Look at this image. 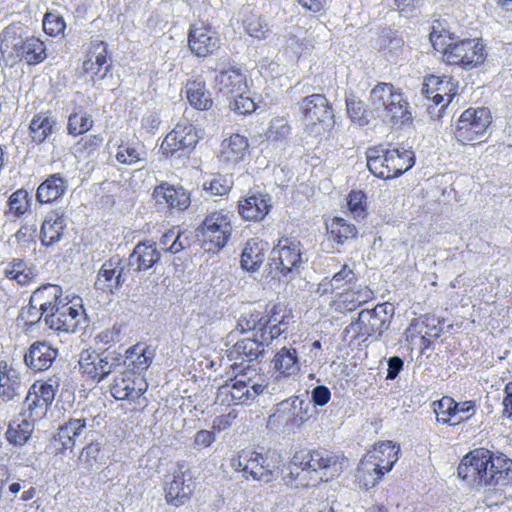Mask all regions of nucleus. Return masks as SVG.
Here are the masks:
<instances>
[{
  "label": "nucleus",
  "instance_id": "obj_7",
  "mask_svg": "<svg viewBox=\"0 0 512 512\" xmlns=\"http://www.w3.org/2000/svg\"><path fill=\"white\" fill-rule=\"evenodd\" d=\"M491 113L488 108H468L456 122L454 135L462 145L474 141L482 142L491 124Z\"/></svg>",
  "mask_w": 512,
  "mask_h": 512
},
{
  "label": "nucleus",
  "instance_id": "obj_34",
  "mask_svg": "<svg viewBox=\"0 0 512 512\" xmlns=\"http://www.w3.org/2000/svg\"><path fill=\"white\" fill-rule=\"evenodd\" d=\"M373 298V291L367 286H353L340 294L337 302V310L340 312H351L356 310L360 305L368 302Z\"/></svg>",
  "mask_w": 512,
  "mask_h": 512
},
{
  "label": "nucleus",
  "instance_id": "obj_30",
  "mask_svg": "<svg viewBox=\"0 0 512 512\" xmlns=\"http://www.w3.org/2000/svg\"><path fill=\"white\" fill-rule=\"evenodd\" d=\"M386 168L392 178H397L410 170L415 164V154L403 147L386 148Z\"/></svg>",
  "mask_w": 512,
  "mask_h": 512
},
{
  "label": "nucleus",
  "instance_id": "obj_43",
  "mask_svg": "<svg viewBox=\"0 0 512 512\" xmlns=\"http://www.w3.org/2000/svg\"><path fill=\"white\" fill-rule=\"evenodd\" d=\"M29 299L28 305L21 308L17 320L22 323L26 332H33L40 327L42 321L45 323V313Z\"/></svg>",
  "mask_w": 512,
  "mask_h": 512
},
{
  "label": "nucleus",
  "instance_id": "obj_28",
  "mask_svg": "<svg viewBox=\"0 0 512 512\" xmlns=\"http://www.w3.org/2000/svg\"><path fill=\"white\" fill-rule=\"evenodd\" d=\"M155 357V349L149 345L138 343L125 352V359L122 363L133 372L140 375L151 365Z\"/></svg>",
  "mask_w": 512,
  "mask_h": 512
},
{
  "label": "nucleus",
  "instance_id": "obj_35",
  "mask_svg": "<svg viewBox=\"0 0 512 512\" xmlns=\"http://www.w3.org/2000/svg\"><path fill=\"white\" fill-rule=\"evenodd\" d=\"M396 93H400L398 89L391 83L379 82L370 92L369 103L378 117H383L388 109V105L394 100Z\"/></svg>",
  "mask_w": 512,
  "mask_h": 512
},
{
  "label": "nucleus",
  "instance_id": "obj_45",
  "mask_svg": "<svg viewBox=\"0 0 512 512\" xmlns=\"http://www.w3.org/2000/svg\"><path fill=\"white\" fill-rule=\"evenodd\" d=\"M387 107L388 109L384 113L383 119H389L393 124H404L411 120L408 103L401 92L396 93L394 100Z\"/></svg>",
  "mask_w": 512,
  "mask_h": 512
},
{
  "label": "nucleus",
  "instance_id": "obj_54",
  "mask_svg": "<svg viewBox=\"0 0 512 512\" xmlns=\"http://www.w3.org/2000/svg\"><path fill=\"white\" fill-rule=\"evenodd\" d=\"M122 365V355L116 351L104 350L103 362L98 368L96 382L99 383Z\"/></svg>",
  "mask_w": 512,
  "mask_h": 512
},
{
  "label": "nucleus",
  "instance_id": "obj_14",
  "mask_svg": "<svg viewBox=\"0 0 512 512\" xmlns=\"http://www.w3.org/2000/svg\"><path fill=\"white\" fill-rule=\"evenodd\" d=\"M188 44L191 52L197 57H206L214 53L220 46L217 33L209 26L192 25L189 30Z\"/></svg>",
  "mask_w": 512,
  "mask_h": 512
},
{
  "label": "nucleus",
  "instance_id": "obj_13",
  "mask_svg": "<svg viewBox=\"0 0 512 512\" xmlns=\"http://www.w3.org/2000/svg\"><path fill=\"white\" fill-rule=\"evenodd\" d=\"M246 469L253 480L269 483L278 475L282 457L276 450L250 451Z\"/></svg>",
  "mask_w": 512,
  "mask_h": 512
},
{
  "label": "nucleus",
  "instance_id": "obj_27",
  "mask_svg": "<svg viewBox=\"0 0 512 512\" xmlns=\"http://www.w3.org/2000/svg\"><path fill=\"white\" fill-rule=\"evenodd\" d=\"M269 249L267 242L258 238H251L246 243L241 253L240 264L243 270L256 272L259 270Z\"/></svg>",
  "mask_w": 512,
  "mask_h": 512
},
{
  "label": "nucleus",
  "instance_id": "obj_25",
  "mask_svg": "<svg viewBox=\"0 0 512 512\" xmlns=\"http://www.w3.org/2000/svg\"><path fill=\"white\" fill-rule=\"evenodd\" d=\"M271 363L273 370L282 377L295 378L300 372V358L296 348L292 346L279 349Z\"/></svg>",
  "mask_w": 512,
  "mask_h": 512
},
{
  "label": "nucleus",
  "instance_id": "obj_50",
  "mask_svg": "<svg viewBox=\"0 0 512 512\" xmlns=\"http://www.w3.org/2000/svg\"><path fill=\"white\" fill-rule=\"evenodd\" d=\"M104 351L97 353L94 350L86 349L80 353L79 367L80 371L92 380H96L98 368L103 362Z\"/></svg>",
  "mask_w": 512,
  "mask_h": 512
},
{
  "label": "nucleus",
  "instance_id": "obj_10",
  "mask_svg": "<svg viewBox=\"0 0 512 512\" xmlns=\"http://www.w3.org/2000/svg\"><path fill=\"white\" fill-rule=\"evenodd\" d=\"M129 267L126 259L114 255L106 260L97 272L94 287L107 294H115L127 280Z\"/></svg>",
  "mask_w": 512,
  "mask_h": 512
},
{
  "label": "nucleus",
  "instance_id": "obj_17",
  "mask_svg": "<svg viewBox=\"0 0 512 512\" xmlns=\"http://www.w3.org/2000/svg\"><path fill=\"white\" fill-rule=\"evenodd\" d=\"M161 252L157 249L156 243L152 241H141L136 244L130 253L126 263L129 269L141 272L147 271L159 262Z\"/></svg>",
  "mask_w": 512,
  "mask_h": 512
},
{
  "label": "nucleus",
  "instance_id": "obj_6",
  "mask_svg": "<svg viewBox=\"0 0 512 512\" xmlns=\"http://www.w3.org/2000/svg\"><path fill=\"white\" fill-rule=\"evenodd\" d=\"M270 266L280 275L293 278L294 273H299L308 258L303 250L301 242L295 238H282L271 251Z\"/></svg>",
  "mask_w": 512,
  "mask_h": 512
},
{
  "label": "nucleus",
  "instance_id": "obj_23",
  "mask_svg": "<svg viewBox=\"0 0 512 512\" xmlns=\"http://www.w3.org/2000/svg\"><path fill=\"white\" fill-rule=\"evenodd\" d=\"M264 355L263 347L257 339L245 337L238 340L229 350L228 358L234 361V365H248Z\"/></svg>",
  "mask_w": 512,
  "mask_h": 512
},
{
  "label": "nucleus",
  "instance_id": "obj_31",
  "mask_svg": "<svg viewBox=\"0 0 512 512\" xmlns=\"http://www.w3.org/2000/svg\"><path fill=\"white\" fill-rule=\"evenodd\" d=\"M248 139L240 134H232L223 140L219 159L227 166H236L248 152Z\"/></svg>",
  "mask_w": 512,
  "mask_h": 512
},
{
  "label": "nucleus",
  "instance_id": "obj_40",
  "mask_svg": "<svg viewBox=\"0 0 512 512\" xmlns=\"http://www.w3.org/2000/svg\"><path fill=\"white\" fill-rule=\"evenodd\" d=\"M3 273L6 278L15 280L22 286L30 283L36 277L34 267L21 258H14L10 261Z\"/></svg>",
  "mask_w": 512,
  "mask_h": 512
},
{
  "label": "nucleus",
  "instance_id": "obj_57",
  "mask_svg": "<svg viewBox=\"0 0 512 512\" xmlns=\"http://www.w3.org/2000/svg\"><path fill=\"white\" fill-rule=\"evenodd\" d=\"M66 23L61 15L47 12L43 18V29L50 36H58L64 32Z\"/></svg>",
  "mask_w": 512,
  "mask_h": 512
},
{
  "label": "nucleus",
  "instance_id": "obj_3",
  "mask_svg": "<svg viewBox=\"0 0 512 512\" xmlns=\"http://www.w3.org/2000/svg\"><path fill=\"white\" fill-rule=\"evenodd\" d=\"M393 314L394 307L390 303L378 304L373 309H364L358 313L357 319L345 328V332L353 331L356 337L363 340L379 341L389 329Z\"/></svg>",
  "mask_w": 512,
  "mask_h": 512
},
{
  "label": "nucleus",
  "instance_id": "obj_48",
  "mask_svg": "<svg viewBox=\"0 0 512 512\" xmlns=\"http://www.w3.org/2000/svg\"><path fill=\"white\" fill-rule=\"evenodd\" d=\"M93 127V119L91 115L79 108L71 113L67 122V134L71 136H78L88 132Z\"/></svg>",
  "mask_w": 512,
  "mask_h": 512
},
{
  "label": "nucleus",
  "instance_id": "obj_2",
  "mask_svg": "<svg viewBox=\"0 0 512 512\" xmlns=\"http://www.w3.org/2000/svg\"><path fill=\"white\" fill-rule=\"evenodd\" d=\"M0 51L12 63L25 60L29 65L43 62L46 55L44 42L36 37L23 38L15 27H6L1 34Z\"/></svg>",
  "mask_w": 512,
  "mask_h": 512
},
{
  "label": "nucleus",
  "instance_id": "obj_38",
  "mask_svg": "<svg viewBox=\"0 0 512 512\" xmlns=\"http://www.w3.org/2000/svg\"><path fill=\"white\" fill-rule=\"evenodd\" d=\"M34 428V421L21 417V419H15L9 423L5 436L10 444L23 446L31 438Z\"/></svg>",
  "mask_w": 512,
  "mask_h": 512
},
{
  "label": "nucleus",
  "instance_id": "obj_42",
  "mask_svg": "<svg viewBox=\"0 0 512 512\" xmlns=\"http://www.w3.org/2000/svg\"><path fill=\"white\" fill-rule=\"evenodd\" d=\"M367 167L378 178L391 179V174L386 168V154L383 145L368 148L366 151Z\"/></svg>",
  "mask_w": 512,
  "mask_h": 512
},
{
  "label": "nucleus",
  "instance_id": "obj_33",
  "mask_svg": "<svg viewBox=\"0 0 512 512\" xmlns=\"http://www.w3.org/2000/svg\"><path fill=\"white\" fill-rule=\"evenodd\" d=\"M106 464V455L102 451V444L93 441L85 446L79 457L78 467L85 473L96 472Z\"/></svg>",
  "mask_w": 512,
  "mask_h": 512
},
{
  "label": "nucleus",
  "instance_id": "obj_46",
  "mask_svg": "<svg viewBox=\"0 0 512 512\" xmlns=\"http://www.w3.org/2000/svg\"><path fill=\"white\" fill-rule=\"evenodd\" d=\"M338 461L339 457L327 450H313L308 452L305 468L307 471L316 472L334 467Z\"/></svg>",
  "mask_w": 512,
  "mask_h": 512
},
{
  "label": "nucleus",
  "instance_id": "obj_53",
  "mask_svg": "<svg viewBox=\"0 0 512 512\" xmlns=\"http://www.w3.org/2000/svg\"><path fill=\"white\" fill-rule=\"evenodd\" d=\"M347 114L352 122L365 126L369 120L364 103L353 93L346 96Z\"/></svg>",
  "mask_w": 512,
  "mask_h": 512
},
{
  "label": "nucleus",
  "instance_id": "obj_61",
  "mask_svg": "<svg viewBox=\"0 0 512 512\" xmlns=\"http://www.w3.org/2000/svg\"><path fill=\"white\" fill-rule=\"evenodd\" d=\"M246 32L254 38L266 39L270 33L268 25L260 18H251L245 22Z\"/></svg>",
  "mask_w": 512,
  "mask_h": 512
},
{
  "label": "nucleus",
  "instance_id": "obj_29",
  "mask_svg": "<svg viewBox=\"0 0 512 512\" xmlns=\"http://www.w3.org/2000/svg\"><path fill=\"white\" fill-rule=\"evenodd\" d=\"M271 198L266 194L251 195L238 204V212L248 221L262 220L270 211Z\"/></svg>",
  "mask_w": 512,
  "mask_h": 512
},
{
  "label": "nucleus",
  "instance_id": "obj_44",
  "mask_svg": "<svg viewBox=\"0 0 512 512\" xmlns=\"http://www.w3.org/2000/svg\"><path fill=\"white\" fill-rule=\"evenodd\" d=\"M432 405L438 423L455 426L457 408L456 401L453 398L444 396L440 400L434 401Z\"/></svg>",
  "mask_w": 512,
  "mask_h": 512
},
{
  "label": "nucleus",
  "instance_id": "obj_41",
  "mask_svg": "<svg viewBox=\"0 0 512 512\" xmlns=\"http://www.w3.org/2000/svg\"><path fill=\"white\" fill-rule=\"evenodd\" d=\"M99 47H102L100 52L96 55L90 52L89 57L83 62V70L92 78L102 80L109 73L111 66L107 63L106 47L103 43L97 44V48Z\"/></svg>",
  "mask_w": 512,
  "mask_h": 512
},
{
  "label": "nucleus",
  "instance_id": "obj_55",
  "mask_svg": "<svg viewBox=\"0 0 512 512\" xmlns=\"http://www.w3.org/2000/svg\"><path fill=\"white\" fill-rule=\"evenodd\" d=\"M36 232L37 227L35 224L29 225L24 224L20 227L17 233L14 235L18 244V247L22 253H26L30 250H35L36 246Z\"/></svg>",
  "mask_w": 512,
  "mask_h": 512
},
{
  "label": "nucleus",
  "instance_id": "obj_1",
  "mask_svg": "<svg viewBox=\"0 0 512 512\" xmlns=\"http://www.w3.org/2000/svg\"><path fill=\"white\" fill-rule=\"evenodd\" d=\"M458 477L483 494L488 506L502 504L505 488L512 484V460L495 455L486 448L475 449L464 456L457 468Z\"/></svg>",
  "mask_w": 512,
  "mask_h": 512
},
{
  "label": "nucleus",
  "instance_id": "obj_37",
  "mask_svg": "<svg viewBox=\"0 0 512 512\" xmlns=\"http://www.w3.org/2000/svg\"><path fill=\"white\" fill-rule=\"evenodd\" d=\"M357 234L358 230L355 225L341 217H334L327 224L328 241H333L338 245H344L349 240L354 239Z\"/></svg>",
  "mask_w": 512,
  "mask_h": 512
},
{
  "label": "nucleus",
  "instance_id": "obj_9",
  "mask_svg": "<svg viewBox=\"0 0 512 512\" xmlns=\"http://www.w3.org/2000/svg\"><path fill=\"white\" fill-rule=\"evenodd\" d=\"M200 231L206 251L223 248L232 233L229 213L223 210L211 212L203 220Z\"/></svg>",
  "mask_w": 512,
  "mask_h": 512
},
{
  "label": "nucleus",
  "instance_id": "obj_56",
  "mask_svg": "<svg viewBox=\"0 0 512 512\" xmlns=\"http://www.w3.org/2000/svg\"><path fill=\"white\" fill-rule=\"evenodd\" d=\"M394 448L395 447L392 446L390 442H383L379 445V452L384 454L386 451H388V460L384 464L383 460L379 458L381 463L375 464L374 470L377 473L378 478H381L385 473L389 472L397 461V451H394Z\"/></svg>",
  "mask_w": 512,
  "mask_h": 512
},
{
  "label": "nucleus",
  "instance_id": "obj_47",
  "mask_svg": "<svg viewBox=\"0 0 512 512\" xmlns=\"http://www.w3.org/2000/svg\"><path fill=\"white\" fill-rule=\"evenodd\" d=\"M48 408L49 407L45 406L43 401H41L38 396L32 393L31 389H29L22 403V409L19 413V417H26L36 422L46 415Z\"/></svg>",
  "mask_w": 512,
  "mask_h": 512
},
{
  "label": "nucleus",
  "instance_id": "obj_12",
  "mask_svg": "<svg viewBox=\"0 0 512 512\" xmlns=\"http://www.w3.org/2000/svg\"><path fill=\"white\" fill-rule=\"evenodd\" d=\"M177 469L168 477L165 498L168 504L179 507L185 504L194 490V482L189 466L185 461L177 462Z\"/></svg>",
  "mask_w": 512,
  "mask_h": 512
},
{
  "label": "nucleus",
  "instance_id": "obj_64",
  "mask_svg": "<svg viewBox=\"0 0 512 512\" xmlns=\"http://www.w3.org/2000/svg\"><path fill=\"white\" fill-rule=\"evenodd\" d=\"M381 45L390 53L397 54L404 46V39L396 32L389 31L381 36Z\"/></svg>",
  "mask_w": 512,
  "mask_h": 512
},
{
  "label": "nucleus",
  "instance_id": "obj_16",
  "mask_svg": "<svg viewBox=\"0 0 512 512\" xmlns=\"http://www.w3.org/2000/svg\"><path fill=\"white\" fill-rule=\"evenodd\" d=\"M58 356V350L46 341H36L24 355V362L34 372L45 371L51 367Z\"/></svg>",
  "mask_w": 512,
  "mask_h": 512
},
{
  "label": "nucleus",
  "instance_id": "obj_49",
  "mask_svg": "<svg viewBox=\"0 0 512 512\" xmlns=\"http://www.w3.org/2000/svg\"><path fill=\"white\" fill-rule=\"evenodd\" d=\"M232 174H213L210 179L203 183V190L212 196H223L228 194L233 187Z\"/></svg>",
  "mask_w": 512,
  "mask_h": 512
},
{
  "label": "nucleus",
  "instance_id": "obj_36",
  "mask_svg": "<svg viewBox=\"0 0 512 512\" xmlns=\"http://www.w3.org/2000/svg\"><path fill=\"white\" fill-rule=\"evenodd\" d=\"M186 98L189 104L200 111L209 110L213 105L211 93L203 81H190L185 87Z\"/></svg>",
  "mask_w": 512,
  "mask_h": 512
},
{
  "label": "nucleus",
  "instance_id": "obj_21",
  "mask_svg": "<svg viewBox=\"0 0 512 512\" xmlns=\"http://www.w3.org/2000/svg\"><path fill=\"white\" fill-rule=\"evenodd\" d=\"M25 389L26 385L16 369L8 367L6 363L0 365V398L3 401L19 400Z\"/></svg>",
  "mask_w": 512,
  "mask_h": 512
},
{
  "label": "nucleus",
  "instance_id": "obj_4",
  "mask_svg": "<svg viewBox=\"0 0 512 512\" xmlns=\"http://www.w3.org/2000/svg\"><path fill=\"white\" fill-rule=\"evenodd\" d=\"M299 111L303 116L305 132L318 137L333 126L334 110L324 94L314 93L298 102Z\"/></svg>",
  "mask_w": 512,
  "mask_h": 512
},
{
  "label": "nucleus",
  "instance_id": "obj_51",
  "mask_svg": "<svg viewBox=\"0 0 512 512\" xmlns=\"http://www.w3.org/2000/svg\"><path fill=\"white\" fill-rule=\"evenodd\" d=\"M146 151L142 145H119L116 160L123 165H134L140 161H146Z\"/></svg>",
  "mask_w": 512,
  "mask_h": 512
},
{
  "label": "nucleus",
  "instance_id": "obj_60",
  "mask_svg": "<svg viewBox=\"0 0 512 512\" xmlns=\"http://www.w3.org/2000/svg\"><path fill=\"white\" fill-rule=\"evenodd\" d=\"M58 387L57 381H52V379L49 380V382H44L41 384L36 390L35 385H33L30 389L32 393L36 394L38 398L43 401L45 406H50L55 398L56 390Z\"/></svg>",
  "mask_w": 512,
  "mask_h": 512
},
{
  "label": "nucleus",
  "instance_id": "obj_8",
  "mask_svg": "<svg viewBox=\"0 0 512 512\" xmlns=\"http://www.w3.org/2000/svg\"><path fill=\"white\" fill-rule=\"evenodd\" d=\"M487 57L485 47L478 38L452 41L443 53L444 60L463 70H471L484 63Z\"/></svg>",
  "mask_w": 512,
  "mask_h": 512
},
{
  "label": "nucleus",
  "instance_id": "obj_32",
  "mask_svg": "<svg viewBox=\"0 0 512 512\" xmlns=\"http://www.w3.org/2000/svg\"><path fill=\"white\" fill-rule=\"evenodd\" d=\"M426 86L435 87L436 93L432 96V101L435 105L441 104L444 101V97H447V105L458 92V81L448 75H430L426 78Z\"/></svg>",
  "mask_w": 512,
  "mask_h": 512
},
{
  "label": "nucleus",
  "instance_id": "obj_58",
  "mask_svg": "<svg viewBox=\"0 0 512 512\" xmlns=\"http://www.w3.org/2000/svg\"><path fill=\"white\" fill-rule=\"evenodd\" d=\"M8 205L17 217L22 216L29 207V193L24 189H18L9 197Z\"/></svg>",
  "mask_w": 512,
  "mask_h": 512
},
{
  "label": "nucleus",
  "instance_id": "obj_22",
  "mask_svg": "<svg viewBox=\"0 0 512 512\" xmlns=\"http://www.w3.org/2000/svg\"><path fill=\"white\" fill-rule=\"evenodd\" d=\"M215 70H219V74L215 77V84L220 91L232 95L245 93L247 80L245 74L239 68L217 66Z\"/></svg>",
  "mask_w": 512,
  "mask_h": 512
},
{
  "label": "nucleus",
  "instance_id": "obj_39",
  "mask_svg": "<svg viewBox=\"0 0 512 512\" xmlns=\"http://www.w3.org/2000/svg\"><path fill=\"white\" fill-rule=\"evenodd\" d=\"M86 429V420L70 419L58 428V432L54 437L56 442H59L62 449H71L75 445L76 439L82 435Z\"/></svg>",
  "mask_w": 512,
  "mask_h": 512
},
{
  "label": "nucleus",
  "instance_id": "obj_19",
  "mask_svg": "<svg viewBox=\"0 0 512 512\" xmlns=\"http://www.w3.org/2000/svg\"><path fill=\"white\" fill-rule=\"evenodd\" d=\"M66 226L67 220L64 211L53 210L49 212L45 216L40 228L41 244L49 247L60 242Z\"/></svg>",
  "mask_w": 512,
  "mask_h": 512
},
{
  "label": "nucleus",
  "instance_id": "obj_20",
  "mask_svg": "<svg viewBox=\"0 0 512 512\" xmlns=\"http://www.w3.org/2000/svg\"><path fill=\"white\" fill-rule=\"evenodd\" d=\"M147 390V383L141 377L131 378L130 375L122 374L114 379L110 386L111 395L117 400H135L142 396Z\"/></svg>",
  "mask_w": 512,
  "mask_h": 512
},
{
  "label": "nucleus",
  "instance_id": "obj_11",
  "mask_svg": "<svg viewBox=\"0 0 512 512\" xmlns=\"http://www.w3.org/2000/svg\"><path fill=\"white\" fill-rule=\"evenodd\" d=\"M81 304L70 305L63 301L58 307L45 315V326L59 333H75L80 324L86 320Z\"/></svg>",
  "mask_w": 512,
  "mask_h": 512
},
{
  "label": "nucleus",
  "instance_id": "obj_15",
  "mask_svg": "<svg viewBox=\"0 0 512 512\" xmlns=\"http://www.w3.org/2000/svg\"><path fill=\"white\" fill-rule=\"evenodd\" d=\"M57 116L51 110L40 111L30 120L28 130L33 143L40 145L60 130Z\"/></svg>",
  "mask_w": 512,
  "mask_h": 512
},
{
  "label": "nucleus",
  "instance_id": "obj_26",
  "mask_svg": "<svg viewBox=\"0 0 512 512\" xmlns=\"http://www.w3.org/2000/svg\"><path fill=\"white\" fill-rule=\"evenodd\" d=\"M62 288L56 284H43L34 290L30 296L31 302L48 315L58 307L66 298H63Z\"/></svg>",
  "mask_w": 512,
  "mask_h": 512
},
{
  "label": "nucleus",
  "instance_id": "obj_62",
  "mask_svg": "<svg viewBox=\"0 0 512 512\" xmlns=\"http://www.w3.org/2000/svg\"><path fill=\"white\" fill-rule=\"evenodd\" d=\"M230 106L234 112L241 115L250 114L256 109L254 101L249 96H244V93L235 94Z\"/></svg>",
  "mask_w": 512,
  "mask_h": 512
},
{
  "label": "nucleus",
  "instance_id": "obj_18",
  "mask_svg": "<svg viewBox=\"0 0 512 512\" xmlns=\"http://www.w3.org/2000/svg\"><path fill=\"white\" fill-rule=\"evenodd\" d=\"M153 197L159 204H167L169 208L184 211L191 203L190 193L182 186L162 183L155 187Z\"/></svg>",
  "mask_w": 512,
  "mask_h": 512
},
{
  "label": "nucleus",
  "instance_id": "obj_63",
  "mask_svg": "<svg viewBox=\"0 0 512 512\" xmlns=\"http://www.w3.org/2000/svg\"><path fill=\"white\" fill-rule=\"evenodd\" d=\"M268 134V137L273 140L285 139L290 134V126L284 118H274L270 123Z\"/></svg>",
  "mask_w": 512,
  "mask_h": 512
},
{
  "label": "nucleus",
  "instance_id": "obj_5",
  "mask_svg": "<svg viewBox=\"0 0 512 512\" xmlns=\"http://www.w3.org/2000/svg\"><path fill=\"white\" fill-rule=\"evenodd\" d=\"M186 114L187 111L161 143L160 151L166 158H188L200 139L197 128Z\"/></svg>",
  "mask_w": 512,
  "mask_h": 512
},
{
  "label": "nucleus",
  "instance_id": "obj_24",
  "mask_svg": "<svg viewBox=\"0 0 512 512\" xmlns=\"http://www.w3.org/2000/svg\"><path fill=\"white\" fill-rule=\"evenodd\" d=\"M68 190V180L61 173L50 174L36 190V200L50 204L62 198Z\"/></svg>",
  "mask_w": 512,
  "mask_h": 512
},
{
  "label": "nucleus",
  "instance_id": "obj_52",
  "mask_svg": "<svg viewBox=\"0 0 512 512\" xmlns=\"http://www.w3.org/2000/svg\"><path fill=\"white\" fill-rule=\"evenodd\" d=\"M429 39L435 50L442 54L448 48V45L454 40L451 33L443 26L440 20L433 21Z\"/></svg>",
  "mask_w": 512,
  "mask_h": 512
},
{
  "label": "nucleus",
  "instance_id": "obj_59",
  "mask_svg": "<svg viewBox=\"0 0 512 512\" xmlns=\"http://www.w3.org/2000/svg\"><path fill=\"white\" fill-rule=\"evenodd\" d=\"M365 194L362 191H351L348 196V209L355 219H363L366 216L364 206Z\"/></svg>",
  "mask_w": 512,
  "mask_h": 512
}]
</instances>
